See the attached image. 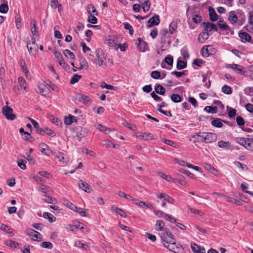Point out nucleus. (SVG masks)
Here are the masks:
<instances>
[{"mask_svg": "<svg viewBox=\"0 0 253 253\" xmlns=\"http://www.w3.org/2000/svg\"><path fill=\"white\" fill-rule=\"evenodd\" d=\"M164 245L169 251L175 253H182L183 250L181 245L179 244H176L175 241L168 243H164Z\"/></svg>", "mask_w": 253, "mask_h": 253, "instance_id": "f257e3e1", "label": "nucleus"}, {"mask_svg": "<svg viewBox=\"0 0 253 253\" xmlns=\"http://www.w3.org/2000/svg\"><path fill=\"white\" fill-rule=\"evenodd\" d=\"M6 105L8 104L7 102H6ZM2 112L3 115L8 120H13L16 117L15 115L12 113L13 109L7 105L2 107Z\"/></svg>", "mask_w": 253, "mask_h": 253, "instance_id": "f03ea898", "label": "nucleus"}, {"mask_svg": "<svg viewBox=\"0 0 253 253\" xmlns=\"http://www.w3.org/2000/svg\"><path fill=\"white\" fill-rule=\"evenodd\" d=\"M27 48L31 55L35 56L38 52V45L36 42L35 38H32V42H29L27 45Z\"/></svg>", "mask_w": 253, "mask_h": 253, "instance_id": "7ed1b4c3", "label": "nucleus"}, {"mask_svg": "<svg viewBox=\"0 0 253 253\" xmlns=\"http://www.w3.org/2000/svg\"><path fill=\"white\" fill-rule=\"evenodd\" d=\"M27 235L31 237L32 240L34 241H41L42 240V236L38 231L32 229L27 230Z\"/></svg>", "mask_w": 253, "mask_h": 253, "instance_id": "20e7f679", "label": "nucleus"}, {"mask_svg": "<svg viewBox=\"0 0 253 253\" xmlns=\"http://www.w3.org/2000/svg\"><path fill=\"white\" fill-rule=\"evenodd\" d=\"M217 136L211 132H204V141L205 143H211L216 140Z\"/></svg>", "mask_w": 253, "mask_h": 253, "instance_id": "39448f33", "label": "nucleus"}, {"mask_svg": "<svg viewBox=\"0 0 253 253\" xmlns=\"http://www.w3.org/2000/svg\"><path fill=\"white\" fill-rule=\"evenodd\" d=\"M162 240L164 243H168L169 242H174V236L171 232L166 231L161 236Z\"/></svg>", "mask_w": 253, "mask_h": 253, "instance_id": "423d86ee", "label": "nucleus"}, {"mask_svg": "<svg viewBox=\"0 0 253 253\" xmlns=\"http://www.w3.org/2000/svg\"><path fill=\"white\" fill-rule=\"evenodd\" d=\"M137 40L138 42L137 43V47L140 51L145 52L149 50L148 44L146 42L142 41L140 38H138Z\"/></svg>", "mask_w": 253, "mask_h": 253, "instance_id": "0eeeda50", "label": "nucleus"}, {"mask_svg": "<svg viewBox=\"0 0 253 253\" xmlns=\"http://www.w3.org/2000/svg\"><path fill=\"white\" fill-rule=\"evenodd\" d=\"M239 37L243 42H250L253 44V40L251 39V36L246 32H241L239 33Z\"/></svg>", "mask_w": 253, "mask_h": 253, "instance_id": "6e6552de", "label": "nucleus"}, {"mask_svg": "<svg viewBox=\"0 0 253 253\" xmlns=\"http://www.w3.org/2000/svg\"><path fill=\"white\" fill-rule=\"evenodd\" d=\"M160 22L159 16L155 15L152 17L150 18L147 22V26L151 27L153 25H158Z\"/></svg>", "mask_w": 253, "mask_h": 253, "instance_id": "1a4fd4ad", "label": "nucleus"}, {"mask_svg": "<svg viewBox=\"0 0 253 253\" xmlns=\"http://www.w3.org/2000/svg\"><path fill=\"white\" fill-rule=\"evenodd\" d=\"M79 187L83 191L87 192L90 193L92 190L91 187L88 185L86 182L83 180H80L78 183Z\"/></svg>", "mask_w": 253, "mask_h": 253, "instance_id": "9d476101", "label": "nucleus"}, {"mask_svg": "<svg viewBox=\"0 0 253 253\" xmlns=\"http://www.w3.org/2000/svg\"><path fill=\"white\" fill-rule=\"evenodd\" d=\"M226 67L232 69L238 74H243L244 73V72L243 71V67L241 65L235 64H228Z\"/></svg>", "mask_w": 253, "mask_h": 253, "instance_id": "9b49d317", "label": "nucleus"}, {"mask_svg": "<svg viewBox=\"0 0 253 253\" xmlns=\"http://www.w3.org/2000/svg\"><path fill=\"white\" fill-rule=\"evenodd\" d=\"M191 249L194 253H205V250L203 247L199 246L195 243L191 244Z\"/></svg>", "mask_w": 253, "mask_h": 253, "instance_id": "f8f14e48", "label": "nucleus"}, {"mask_svg": "<svg viewBox=\"0 0 253 253\" xmlns=\"http://www.w3.org/2000/svg\"><path fill=\"white\" fill-rule=\"evenodd\" d=\"M56 158L58 161L63 163H67L69 160L68 156L63 153L58 152L56 155Z\"/></svg>", "mask_w": 253, "mask_h": 253, "instance_id": "ddd939ff", "label": "nucleus"}, {"mask_svg": "<svg viewBox=\"0 0 253 253\" xmlns=\"http://www.w3.org/2000/svg\"><path fill=\"white\" fill-rule=\"evenodd\" d=\"M157 196L159 199H163L164 200L167 201L170 204H173L174 200V199L169 196V195H167L165 193H161L160 194H158Z\"/></svg>", "mask_w": 253, "mask_h": 253, "instance_id": "4468645a", "label": "nucleus"}, {"mask_svg": "<svg viewBox=\"0 0 253 253\" xmlns=\"http://www.w3.org/2000/svg\"><path fill=\"white\" fill-rule=\"evenodd\" d=\"M119 43L118 39L115 37H110L107 42L108 45L110 47H118Z\"/></svg>", "mask_w": 253, "mask_h": 253, "instance_id": "2eb2a0df", "label": "nucleus"}, {"mask_svg": "<svg viewBox=\"0 0 253 253\" xmlns=\"http://www.w3.org/2000/svg\"><path fill=\"white\" fill-rule=\"evenodd\" d=\"M210 18L211 21H216L218 19V16L216 14L213 8L210 7L209 8Z\"/></svg>", "mask_w": 253, "mask_h": 253, "instance_id": "dca6fc26", "label": "nucleus"}, {"mask_svg": "<svg viewBox=\"0 0 253 253\" xmlns=\"http://www.w3.org/2000/svg\"><path fill=\"white\" fill-rule=\"evenodd\" d=\"M77 98L80 102L84 104H87L90 101V99L88 96L82 94H78Z\"/></svg>", "mask_w": 253, "mask_h": 253, "instance_id": "f3484780", "label": "nucleus"}, {"mask_svg": "<svg viewBox=\"0 0 253 253\" xmlns=\"http://www.w3.org/2000/svg\"><path fill=\"white\" fill-rule=\"evenodd\" d=\"M192 138L194 139V142H204V132H200L193 135Z\"/></svg>", "mask_w": 253, "mask_h": 253, "instance_id": "a211bd4d", "label": "nucleus"}, {"mask_svg": "<svg viewBox=\"0 0 253 253\" xmlns=\"http://www.w3.org/2000/svg\"><path fill=\"white\" fill-rule=\"evenodd\" d=\"M40 146L41 148V152L42 153H44L45 155L47 156L50 155L51 151L47 144L42 143L40 145Z\"/></svg>", "mask_w": 253, "mask_h": 253, "instance_id": "6ab92c4d", "label": "nucleus"}, {"mask_svg": "<svg viewBox=\"0 0 253 253\" xmlns=\"http://www.w3.org/2000/svg\"><path fill=\"white\" fill-rule=\"evenodd\" d=\"M209 34L208 32H201L198 38V41L200 43H204L209 38Z\"/></svg>", "mask_w": 253, "mask_h": 253, "instance_id": "aec40b11", "label": "nucleus"}, {"mask_svg": "<svg viewBox=\"0 0 253 253\" xmlns=\"http://www.w3.org/2000/svg\"><path fill=\"white\" fill-rule=\"evenodd\" d=\"M218 146L225 150L230 149L231 148V144L229 141H220L218 142Z\"/></svg>", "mask_w": 253, "mask_h": 253, "instance_id": "412c9836", "label": "nucleus"}, {"mask_svg": "<svg viewBox=\"0 0 253 253\" xmlns=\"http://www.w3.org/2000/svg\"><path fill=\"white\" fill-rule=\"evenodd\" d=\"M111 210L112 211L116 212V213L118 214L122 217H126V214H125V211L123 210L118 208L114 206L111 207Z\"/></svg>", "mask_w": 253, "mask_h": 253, "instance_id": "4be33fe9", "label": "nucleus"}, {"mask_svg": "<svg viewBox=\"0 0 253 253\" xmlns=\"http://www.w3.org/2000/svg\"><path fill=\"white\" fill-rule=\"evenodd\" d=\"M63 204L72 211L76 209V206L70 202L67 199L63 198L62 200Z\"/></svg>", "mask_w": 253, "mask_h": 253, "instance_id": "5701e85b", "label": "nucleus"}, {"mask_svg": "<svg viewBox=\"0 0 253 253\" xmlns=\"http://www.w3.org/2000/svg\"><path fill=\"white\" fill-rule=\"evenodd\" d=\"M228 20L233 24L236 23L238 21V16L235 14V12L231 11L229 13Z\"/></svg>", "mask_w": 253, "mask_h": 253, "instance_id": "b1692460", "label": "nucleus"}, {"mask_svg": "<svg viewBox=\"0 0 253 253\" xmlns=\"http://www.w3.org/2000/svg\"><path fill=\"white\" fill-rule=\"evenodd\" d=\"M87 10L88 14H94L95 15H98V12L92 4H89L87 5Z\"/></svg>", "mask_w": 253, "mask_h": 253, "instance_id": "393cba45", "label": "nucleus"}, {"mask_svg": "<svg viewBox=\"0 0 253 253\" xmlns=\"http://www.w3.org/2000/svg\"><path fill=\"white\" fill-rule=\"evenodd\" d=\"M77 120L75 117L70 115L69 117L65 118V124L67 125H70L74 122H77Z\"/></svg>", "mask_w": 253, "mask_h": 253, "instance_id": "a878e982", "label": "nucleus"}, {"mask_svg": "<svg viewBox=\"0 0 253 253\" xmlns=\"http://www.w3.org/2000/svg\"><path fill=\"white\" fill-rule=\"evenodd\" d=\"M209 48H213L211 45H206L203 47L202 51L203 56L208 57L210 55L212 54V52H210Z\"/></svg>", "mask_w": 253, "mask_h": 253, "instance_id": "bb28decb", "label": "nucleus"}, {"mask_svg": "<svg viewBox=\"0 0 253 253\" xmlns=\"http://www.w3.org/2000/svg\"><path fill=\"white\" fill-rule=\"evenodd\" d=\"M155 90L156 92L160 95H164L166 89L160 84H156L155 87Z\"/></svg>", "mask_w": 253, "mask_h": 253, "instance_id": "cd10ccee", "label": "nucleus"}, {"mask_svg": "<svg viewBox=\"0 0 253 253\" xmlns=\"http://www.w3.org/2000/svg\"><path fill=\"white\" fill-rule=\"evenodd\" d=\"M43 217L44 218H47L48 219L49 222H53L55 221L56 220V217L51 214V213L47 212H44L43 213Z\"/></svg>", "mask_w": 253, "mask_h": 253, "instance_id": "c85d7f7f", "label": "nucleus"}, {"mask_svg": "<svg viewBox=\"0 0 253 253\" xmlns=\"http://www.w3.org/2000/svg\"><path fill=\"white\" fill-rule=\"evenodd\" d=\"M223 121L221 120V119H214L213 121L211 122V125L215 127H221L223 126L222 122Z\"/></svg>", "mask_w": 253, "mask_h": 253, "instance_id": "c756f323", "label": "nucleus"}, {"mask_svg": "<svg viewBox=\"0 0 253 253\" xmlns=\"http://www.w3.org/2000/svg\"><path fill=\"white\" fill-rule=\"evenodd\" d=\"M187 66V62L182 60H178L177 62L176 68L177 70H182Z\"/></svg>", "mask_w": 253, "mask_h": 253, "instance_id": "7c9ffc66", "label": "nucleus"}, {"mask_svg": "<svg viewBox=\"0 0 253 253\" xmlns=\"http://www.w3.org/2000/svg\"><path fill=\"white\" fill-rule=\"evenodd\" d=\"M81 66L78 68L79 69H82L83 68H84L85 69H87L88 67V65L87 63V62L86 61V59L84 57H82L80 60Z\"/></svg>", "mask_w": 253, "mask_h": 253, "instance_id": "2f4dec72", "label": "nucleus"}, {"mask_svg": "<svg viewBox=\"0 0 253 253\" xmlns=\"http://www.w3.org/2000/svg\"><path fill=\"white\" fill-rule=\"evenodd\" d=\"M165 225L164 222L161 220H157L156 224V229L158 231H163L164 226Z\"/></svg>", "mask_w": 253, "mask_h": 253, "instance_id": "473e14b6", "label": "nucleus"}, {"mask_svg": "<svg viewBox=\"0 0 253 253\" xmlns=\"http://www.w3.org/2000/svg\"><path fill=\"white\" fill-rule=\"evenodd\" d=\"M248 138H244V137H238L236 138V142L239 144L243 146L245 148L246 145H247V140Z\"/></svg>", "mask_w": 253, "mask_h": 253, "instance_id": "72a5a7b5", "label": "nucleus"}, {"mask_svg": "<svg viewBox=\"0 0 253 253\" xmlns=\"http://www.w3.org/2000/svg\"><path fill=\"white\" fill-rule=\"evenodd\" d=\"M64 55L67 58L70 59H74L75 58V55L73 52L69 49H65L63 51Z\"/></svg>", "mask_w": 253, "mask_h": 253, "instance_id": "f704fd0d", "label": "nucleus"}, {"mask_svg": "<svg viewBox=\"0 0 253 253\" xmlns=\"http://www.w3.org/2000/svg\"><path fill=\"white\" fill-rule=\"evenodd\" d=\"M177 28V22L173 21L172 22L169 26V34H172L175 31V30Z\"/></svg>", "mask_w": 253, "mask_h": 253, "instance_id": "c9c22d12", "label": "nucleus"}, {"mask_svg": "<svg viewBox=\"0 0 253 253\" xmlns=\"http://www.w3.org/2000/svg\"><path fill=\"white\" fill-rule=\"evenodd\" d=\"M204 110L208 113H216L217 112V108L216 106H207L205 107Z\"/></svg>", "mask_w": 253, "mask_h": 253, "instance_id": "e433bc0d", "label": "nucleus"}, {"mask_svg": "<svg viewBox=\"0 0 253 253\" xmlns=\"http://www.w3.org/2000/svg\"><path fill=\"white\" fill-rule=\"evenodd\" d=\"M73 211L79 213L82 216H86V212L87 210L81 208H79L76 206V209Z\"/></svg>", "mask_w": 253, "mask_h": 253, "instance_id": "4c0bfd02", "label": "nucleus"}, {"mask_svg": "<svg viewBox=\"0 0 253 253\" xmlns=\"http://www.w3.org/2000/svg\"><path fill=\"white\" fill-rule=\"evenodd\" d=\"M6 244L7 246H9L10 247L15 248L17 246H19L21 245L20 243L18 242L12 241V240H8L6 242Z\"/></svg>", "mask_w": 253, "mask_h": 253, "instance_id": "58836bf2", "label": "nucleus"}, {"mask_svg": "<svg viewBox=\"0 0 253 253\" xmlns=\"http://www.w3.org/2000/svg\"><path fill=\"white\" fill-rule=\"evenodd\" d=\"M245 148L248 150L253 151V139L248 138L247 145H246Z\"/></svg>", "mask_w": 253, "mask_h": 253, "instance_id": "ea45409f", "label": "nucleus"}, {"mask_svg": "<svg viewBox=\"0 0 253 253\" xmlns=\"http://www.w3.org/2000/svg\"><path fill=\"white\" fill-rule=\"evenodd\" d=\"M171 100L175 103H178L181 101V97L177 94H173L171 96Z\"/></svg>", "mask_w": 253, "mask_h": 253, "instance_id": "a19ab883", "label": "nucleus"}, {"mask_svg": "<svg viewBox=\"0 0 253 253\" xmlns=\"http://www.w3.org/2000/svg\"><path fill=\"white\" fill-rule=\"evenodd\" d=\"M82 76L78 74H75L71 79L70 83L71 84H75L77 83L80 79L82 78Z\"/></svg>", "mask_w": 253, "mask_h": 253, "instance_id": "79ce46f5", "label": "nucleus"}, {"mask_svg": "<svg viewBox=\"0 0 253 253\" xmlns=\"http://www.w3.org/2000/svg\"><path fill=\"white\" fill-rule=\"evenodd\" d=\"M222 91L226 94H230L232 93V88L230 86L224 85L222 87Z\"/></svg>", "mask_w": 253, "mask_h": 253, "instance_id": "37998d69", "label": "nucleus"}, {"mask_svg": "<svg viewBox=\"0 0 253 253\" xmlns=\"http://www.w3.org/2000/svg\"><path fill=\"white\" fill-rule=\"evenodd\" d=\"M94 14H89L88 17L87 21L91 24H96L97 22V19Z\"/></svg>", "mask_w": 253, "mask_h": 253, "instance_id": "c03bdc74", "label": "nucleus"}, {"mask_svg": "<svg viewBox=\"0 0 253 253\" xmlns=\"http://www.w3.org/2000/svg\"><path fill=\"white\" fill-rule=\"evenodd\" d=\"M18 80L19 83L20 87L22 88H23L24 90H26V82H25L24 79L22 77H20L18 78Z\"/></svg>", "mask_w": 253, "mask_h": 253, "instance_id": "a18cd8bd", "label": "nucleus"}, {"mask_svg": "<svg viewBox=\"0 0 253 253\" xmlns=\"http://www.w3.org/2000/svg\"><path fill=\"white\" fill-rule=\"evenodd\" d=\"M95 53H96V56L97 58V59H96L95 58V62H96L97 61L99 60L100 58H102V57H104V54L103 53V51L100 48L96 49V50L95 51Z\"/></svg>", "mask_w": 253, "mask_h": 253, "instance_id": "49530a36", "label": "nucleus"}, {"mask_svg": "<svg viewBox=\"0 0 253 253\" xmlns=\"http://www.w3.org/2000/svg\"><path fill=\"white\" fill-rule=\"evenodd\" d=\"M75 246L76 247H80V248H82L84 249L85 250H87V249L88 248V246H87L86 245L84 244V243H83L80 240H78V241H76L75 242Z\"/></svg>", "mask_w": 253, "mask_h": 253, "instance_id": "de8ad7c7", "label": "nucleus"}, {"mask_svg": "<svg viewBox=\"0 0 253 253\" xmlns=\"http://www.w3.org/2000/svg\"><path fill=\"white\" fill-rule=\"evenodd\" d=\"M163 142L166 143V144L171 146L174 148L177 147V145L172 141L166 138L163 139Z\"/></svg>", "mask_w": 253, "mask_h": 253, "instance_id": "09e8293b", "label": "nucleus"}, {"mask_svg": "<svg viewBox=\"0 0 253 253\" xmlns=\"http://www.w3.org/2000/svg\"><path fill=\"white\" fill-rule=\"evenodd\" d=\"M44 130V134L46 133L51 137H55L56 136L55 132L49 128L45 127Z\"/></svg>", "mask_w": 253, "mask_h": 253, "instance_id": "8fccbe9b", "label": "nucleus"}, {"mask_svg": "<svg viewBox=\"0 0 253 253\" xmlns=\"http://www.w3.org/2000/svg\"><path fill=\"white\" fill-rule=\"evenodd\" d=\"M8 6L7 4L3 3L0 5V12L5 13L8 10Z\"/></svg>", "mask_w": 253, "mask_h": 253, "instance_id": "3c124183", "label": "nucleus"}, {"mask_svg": "<svg viewBox=\"0 0 253 253\" xmlns=\"http://www.w3.org/2000/svg\"><path fill=\"white\" fill-rule=\"evenodd\" d=\"M142 4L143 5V9L144 12L148 11L149 10L151 6L149 0L144 2Z\"/></svg>", "mask_w": 253, "mask_h": 253, "instance_id": "603ef678", "label": "nucleus"}, {"mask_svg": "<svg viewBox=\"0 0 253 253\" xmlns=\"http://www.w3.org/2000/svg\"><path fill=\"white\" fill-rule=\"evenodd\" d=\"M227 201L228 202L234 203L239 206H241L242 205V203L241 201H240L239 200H238L237 199H236L234 198L228 197L227 198Z\"/></svg>", "mask_w": 253, "mask_h": 253, "instance_id": "864d4df0", "label": "nucleus"}, {"mask_svg": "<svg viewBox=\"0 0 253 253\" xmlns=\"http://www.w3.org/2000/svg\"><path fill=\"white\" fill-rule=\"evenodd\" d=\"M117 194H118L119 196L124 197L126 199L131 200L132 198V196H131L130 195L126 194L124 192L119 191L117 193Z\"/></svg>", "mask_w": 253, "mask_h": 253, "instance_id": "5fc2aeb1", "label": "nucleus"}, {"mask_svg": "<svg viewBox=\"0 0 253 253\" xmlns=\"http://www.w3.org/2000/svg\"><path fill=\"white\" fill-rule=\"evenodd\" d=\"M151 77L154 79H158L161 77V73L158 71H152L151 73Z\"/></svg>", "mask_w": 253, "mask_h": 253, "instance_id": "6e6d98bb", "label": "nucleus"}, {"mask_svg": "<svg viewBox=\"0 0 253 253\" xmlns=\"http://www.w3.org/2000/svg\"><path fill=\"white\" fill-rule=\"evenodd\" d=\"M142 137L145 140L153 139L154 138V135L150 133H144L142 135Z\"/></svg>", "mask_w": 253, "mask_h": 253, "instance_id": "4d7b16f0", "label": "nucleus"}, {"mask_svg": "<svg viewBox=\"0 0 253 253\" xmlns=\"http://www.w3.org/2000/svg\"><path fill=\"white\" fill-rule=\"evenodd\" d=\"M96 128L97 129H98L100 131L105 132V133H107V130H108L109 131H110V128H108L106 127H105V126H103L100 124H98L96 126Z\"/></svg>", "mask_w": 253, "mask_h": 253, "instance_id": "13d9d810", "label": "nucleus"}, {"mask_svg": "<svg viewBox=\"0 0 253 253\" xmlns=\"http://www.w3.org/2000/svg\"><path fill=\"white\" fill-rule=\"evenodd\" d=\"M41 245L42 248L48 249H51L53 247L52 244L50 242H43Z\"/></svg>", "mask_w": 253, "mask_h": 253, "instance_id": "bf43d9fd", "label": "nucleus"}, {"mask_svg": "<svg viewBox=\"0 0 253 253\" xmlns=\"http://www.w3.org/2000/svg\"><path fill=\"white\" fill-rule=\"evenodd\" d=\"M236 122L239 126H241L244 125L245 121L243 117L241 116H238L236 118Z\"/></svg>", "mask_w": 253, "mask_h": 253, "instance_id": "052dcab7", "label": "nucleus"}, {"mask_svg": "<svg viewBox=\"0 0 253 253\" xmlns=\"http://www.w3.org/2000/svg\"><path fill=\"white\" fill-rule=\"evenodd\" d=\"M18 166L22 169H26V161L24 160H19L18 162Z\"/></svg>", "mask_w": 253, "mask_h": 253, "instance_id": "680f3d73", "label": "nucleus"}, {"mask_svg": "<svg viewBox=\"0 0 253 253\" xmlns=\"http://www.w3.org/2000/svg\"><path fill=\"white\" fill-rule=\"evenodd\" d=\"M105 59V57L100 58L99 60H98V65L99 67L103 68L106 67V64L104 63V60Z\"/></svg>", "mask_w": 253, "mask_h": 253, "instance_id": "e2e57ef3", "label": "nucleus"}, {"mask_svg": "<svg viewBox=\"0 0 253 253\" xmlns=\"http://www.w3.org/2000/svg\"><path fill=\"white\" fill-rule=\"evenodd\" d=\"M43 86H44V85L41 84H39L38 85V88L40 91L39 92L38 91V92L41 94L42 95L45 96L46 94L45 93V92H46V91L44 90V89L43 88Z\"/></svg>", "mask_w": 253, "mask_h": 253, "instance_id": "0e129e2a", "label": "nucleus"}, {"mask_svg": "<svg viewBox=\"0 0 253 253\" xmlns=\"http://www.w3.org/2000/svg\"><path fill=\"white\" fill-rule=\"evenodd\" d=\"M235 165H236L237 167L240 168L242 170H246L248 168L247 166L245 164H242L241 163L239 162H234Z\"/></svg>", "mask_w": 253, "mask_h": 253, "instance_id": "69168bd1", "label": "nucleus"}, {"mask_svg": "<svg viewBox=\"0 0 253 253\" xmlns=\"http://www.w3.org/2000/svg\"><path fill=\"white\" fill-rule=\"evenodd\" d=\"M165 61L169 65H172L173 62V57L169 55L165 57Z\"/></svg>", "mask_w": 253, "mask_h": 253, "instance_id": "338daca9", "label": "nucleus"}, {"mask_svg": "<svg viewBox=\"0 0 253 253\" xmlns=\"http://www.w3.org/2000/svg\"><path fill=\"white\" fill-rule=\"evenodd\" d=\"M245 93L247 95H252V94L253 93V87H247L245 90Z\"/></svg>", "mask_w": 253, "mask_h": 253, "instance_id": "774afa93", "label": "nucleus"}]
</instances>
